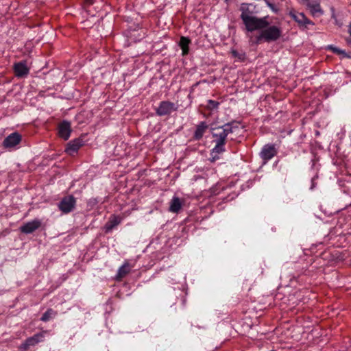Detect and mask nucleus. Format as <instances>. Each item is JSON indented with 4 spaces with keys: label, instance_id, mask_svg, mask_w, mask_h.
<instances>
[{
    "label": "nucleus",
    "instance_id": "nucleus-5",
    "mask_svg": "<svg viewBox=\"0 0 351 351\" xmlns=\"http://www.w3.org/2000/svg\"><path fill=\"white\" fill-rule=\"evenodd\" d=\"M179 106L177 104L169 101L160 102L158 107L156 109V113L158 116H167L178 110Z\"/></svg>",
    "mask_w": 351,
    "mask_h": 351
},
{
    "label": "nucleus",
    "instance_id": "nucleus-11",
    "mask_svg": "<svg viewBox=\"0 0 351 351\" xmlns=\"http://www.w3.org/2000/svg\"><path fill=\"white\" fill-rule=\"evenodd\" d=\"M14 71L18 77H23L28 75L29 68L27 66L26 60L20 61L14 64Z\"/></svg>",
    "mask_w": 351,
    "mask_h": 351
},
{
    "label": "nucleus",
    "instance_id": "nucleus-26",
    "mask_svg": "<svg viewBox=\"0 0 351 351\" xmlns=\"http://www.w3.org/2000/svg\"><path fill=\"white\" fill-rule=\"evenodd\" d=\"M348 32H349L350 35L351 36V22L348 27Z\"/></svg>",
    "mask_w": 351,
    "mask_h": 351
},
{
    "label": "nucleus",
    "instance_id": "nucleus-3",
    "mask_svg": "<svg viewBox=\"0 0 351 351\" xmlns=\"http://www.w3.org/2000/svg\"><path fill=\"white\" fill-rule=\"evenodd\" d=\"M260 34L256 37V41L258 43L262 40L267 42L275 41L278 40L282 34L281 29L277 26L272 25L261 29Z\"/></svg>",
    "mask_w": 351,
    "mask_h": 351
},
{
    "label": "nucleus",
    "instance_id": "nucleus-6",
    "mask_svg": "<svg viewBox=\"0 0 351 351\" xmlns=\"http://www.w3.org/2000/svg\"><path fill=\"white\" fill-rule=\"evenodd\" d=\"M76 204L75 198L73 195L64 197L58 204V208L65 214L71 212Z\"/></svg>",
    "mask_w": 351,
    "mask_h": 351
},
{
    "label": "nucleus",
    "instance_id": "nucleus-13",
    "mask_svg": "<svg viewBox=\"0 0 351 351\" xmlns=\"http://www.w3.org/2000/svg\"><path fill=\"white\" fill-rule=\"evenodd\" d=\"M83 145V141L80 138H75L70 141L66 147L65 152L69 155H73L77 152L79 149Z\"/></svg>",
    "mask_w": 351,
    "mask_h": 351
},
{
    "label": "nucleus",
    "instance_id": "nucleus-17",
    "mask_svg": "<svg viewBox=\"0 0 351 351\" xmlns=\"http://www.w3.org/2000/svg\"><path fill=\"white\" fill-rule=\"evenodd\" d=\"M208 128V125L205 121L200 122L196 126V129L193 135L194 138L195 140L201 139L205 132L207 130Z\"/></svg>",
    "mask_w": 351,
    "mask_h": 351
},
{
    "label": "nucleus",
    "instance_id": "nucleus-24",
    "mask_svg": "<svg viewBox=\"0 0 351 351\" xmlns=\"http://www.w3.org/2000/svg\"><path fill=\"white\" fill-rule=\"evenodd\" d=\"M316 178H317V176L312 178V180H311V190H313L316 186V183H315Z\"/></svg>",
    "mask_w": 351,
    "mask_h": 351
},
{
    "label": "nucleus",
    "instance_id": "nucleus-4",
    "mask_svg": "<svg viewBox=\"0 0 351 351\" xmlns=\"http://www.w3.org/2000/svg\"><path fill=\"white\" fill-rule=\"evenodd\" d=\"M45 333H47V331L45 330L40 332H38L32 337H28L19 346V350L27 351L30 348L34 347L38 343L43 342L45 339Z\"/></svg>",
    "mask_w": 351,
    "mask_h": 351
},
{
    "label": "nucleus",
    "instance_id": "nucleus-23",
    "mask_svg": "<svg viewBox=\"0 0 351 351\" xmlns=\"http://www.w3.org/2000/svg\"><path fill=\"white\" fill-rule=\"evenodd\" d=\"M209 107L212 109L217 108L219 103L214 100H208Z\"/></svg>",
    "mask_w": 351,
    "mask_h": 351
},
{
    "label": "nucleus",
    "instance_id": "nucleus-15",
    "mask_svg": "<svg viewBox=\"0 0 351 351\" xmlns=\"http://www.w3.org/2000/svg\"><path fill=\"white\" fill-rule=\"evenodd\" d=\"M252 7H253V5L250 3H243L241 4L239 10L241 12L240 17L242 21L246 19V18L254 16Z\"/></svg>",
    "mask_w": 351,
    "mask_h": 351
},
{
    "label": "nucleus",
    "instance_id": "nucleus-1",
    "mask_svg": "<svg viewBox=\"0 0 351 351\" xmlns=\"http://www.w3.org/2000/svg\"><path fill=\"white\" fill-rule=\"evenodd\" d=\"M237 130H239V125L234 122L224 124L223 126L215 129V132L213 133V136L216 145L211 151V155L213 156L211 159L212 162H214L219 158V157L215 154H219L225 152L224 145L228 135L230 133L234 132Z\"/></svg>",
    "mask_w": 351,
    "mask_h": 351
},
{
    "label": "nucleus",
    "instance_id": "nucleus-20",
    "mask_svg": "<svg viewBox=\"0 0 351 351\" xmlns=\"http://www.w3.org/2000/svg\"><path fill=\"white\" fill-rule=\"evenodd\" d=\"M191 40L189 38L182 36L180 40L179 45L182 49V53L183 56H186L189 51V44Z\"/></svg>",
    "mask_w": 351,
    "mask_h": 351
},
{
    "label": "nucleus",
    "instance_id": "nucleus-18",
    "mask_svg": "<svg viewBox=\"0 0 351 351\" xmlns=\"http://www.w3.org/2000/svg\"><path fill=\"white\" fill-rule=\"evenodd\" d=\"M131 267L128 261H125L118 269L116 274V280H120L130 273Z\"/></svg>",
    "mask_w": 351,
    "mask_h": 351
},
{
    "label": "nucleus",
    "instance_id": "nucleus-16",
    "mask_svg": "<svg viewBox=\"0 0 351 351\" xmlns=\"http://www.w3.org/2000/svg\"><path fill=\"white\" fill-rule=\"evenodd\" d=\"M182 201L177 196H173L169 203V210L173 213H178L182 208Z\"/></svg>",
    "mask_w": 351,
    "mask_h": 351
},
{
    "label": "nucleus",
    "instance_id": "nucleus-25",
    "mask_svg": "<svg viewBox=\"0 0 351 351\" xmlns=\"http://www.w3.org/2000/svg\"><path fill=\"white\" fill-rule=\"evenodd\" d=\"M94 2V0H86V3L88 5H92Z\"/></svg>",
    "mask_w": 351,
    "mask_h": 351
},
{
    "label": "nucleus",
    "instance_id": "nucleus-8",
    "mask_svg": "<svg viewBox=\"0 0 351 351\" xmlns=\"http://www.w3.org/2000/svg\"><path fill=\"white\" fill-rule=\"evenodd\" d=\"M21 139L22 136L19 132H13L5 138L3 146L6 149L14 148L21 143Z\"/></svg>",
    "mask_w": 351,
    "mask_h": 351
},
{
    "label": "nucleus",
    "instance_id": "nucleus-22",
    "mask_svg": "<svg viewBox=\"0 0 351 351\" xmlns=\"http://www.w3.org/2000/svg\"><path fill=\"white\" fill-rule=\"evenodd\" d=\"M57 315V313L54 311L52 308H49L47 311L40 318V320L46 322H48L51 318L55 317Z\"/></svg>",
    "mask_w": 351,
    "mask_h": 351
},
{
    "label": "nucleus",
    "instance_id": "nucleus-12",
    "mask_svg": "<svg viewBox=\"0 0 351 351\" xmlns=\"http://www.w3.org/2000/svg\"><path fill=\"white\" fill-rule=\"evenodd\" d=\"M41 226V221L38 219H35L32 221L25 223L23 226L20 227L21 232L25 234H30L38 229Z\"/></svg>",
    "mask_w": 351,
    "mask_h": 351
},
{
    "label": "nucleus",
    "instance_id": "nucleus-9",
    "mask_svg": "<svg viewBox=\"0 0 351 351\" xmlns=\"http://www.w3.org/2000/svg\"><path fill=\"white\" fill-rule=\"evenodd\" d=\"M71 125L68 121L64 120L58 125V134L60 138L66 141L71 134Z\"/></svg>",
    "mask_w": 351,
    "mask_h": 351
},
{
    "label": "nucleus",
    "instance_id": "nucleus-10",
    "mask_svg": "<svg viewBox=\"0 0 351 351\" xmlns=\"http://www.w3.org/2000/svg\"><path fill=\"white\" fill-rule=\"evenodd\" d=\"M289 15L298 23L300 26L307 27V25H313L314 23L308 19L302 12H296L295 11H291Z\"/></svg>",
    "mask_w": 351,
    "mask_h": 351
},
{
    "label": "nucleus",
    "instance_id": "nucleus-2",
    "mask_svg": "<svg viewBox=\"0 0 351 351\" xmlns=\"http://www.w3.org/2000/svg\"><path fill=\"white\" fill-rule=\"evenodd\" d=\"M245 30L249 32H252L256 30H261L267 27L269 25L266 17L258 18L255 15L242 21Z\"/></svg>",
    "mask_w": 351,
    "mask_h": 351
},
{
    "label": "nucleus",
    "instance_id": "nucleus-19",
    "mask_svg": "<svg viewBox=\"0 0 351 351\" xmlns=\"http://www.w3.org/2000/svg\"><path fill=\"white\" fill-rule=\"evenodd\" d=\"M307 5L313 17H319L323 14V10L319 3L308 2Z\"/></svg>",
    "mask_w": 351,
    "mask_h": 351
},
{
    "label": "nucleus",
    "instance_id": "nucleus-28",
    "mask_svg": "<svg viewBox=\"0 0 351 351\" xmlns=\"http://www.w3.org/2000/svg\"><path fill=\"white\" fill-rule=\"evenodd\" d=\"M350 206H351V202H350Z\"/></svg>",
    "mask_w": 351,
    "mask_h": 351
},
{
    "label": "nucleus",
    "instance_id": "nucleus-27",
    "mask_svg": "<svg viewBox=\"0 0 351 351\" xmlns=\"http://www.w3.org/2000/svg\"><path fill=\"white\" fill-rule=\"evenodd\" d=\"M267 4H268L269 6H271V4L269 3H267Z\"/></svg>",
    "mask_w": 351,
    "mask_h": 351
},
{
    "label": "nucleus",
    "instance_id": "nucleus-7",
    "mask_svg": "<svg viewBox=\"0 0 351 351\" xmlns=\"http://www.w3.org/2000/svg\"><path fill=\"white\" fill-rule=\"evenodd\" d=\"M277 154V150L274 144L265 145L261 152L260 156L263 160L264 163H267L272 158H274Z\"/></svg>",
    "mask_w": 351,
    "mask_h": 351
},
{
    "label": "nucleus",
    "instance_id": "nucleus-21",
    "mask_svg": "<svg viewBox=\"0 0 351 351\" xmlns=\"http://www.w3.org/2000/svg\"><path fill=\"white\" fill-rule=\"evenodd\" d=\"M328 49L330 50L333 53L339 55L341 58H351V52L347 53L346 51L342 50L337 47L333 45H328L327 47Z\"/></svg>",
    "mask_w": 351,
    "mask_h": 351
},
{
    "label": "nucleus",
    "instance_id": "nucleus-14",
    "mask_svg": "<svg viewBox=\"0 0 351 351\" xmlns=\"http://www.w3.org/2000/svg\"><path fill=\"white\" fill-rule=\"evenodd\" d=\"M123 218L116 215H112L107 223L104 226V230L106 233L112 231L113 228L117 226L122 221Z\"/></svg>",
    "mask_w": 351,
    "mask_h": 351
}]
</instances>
